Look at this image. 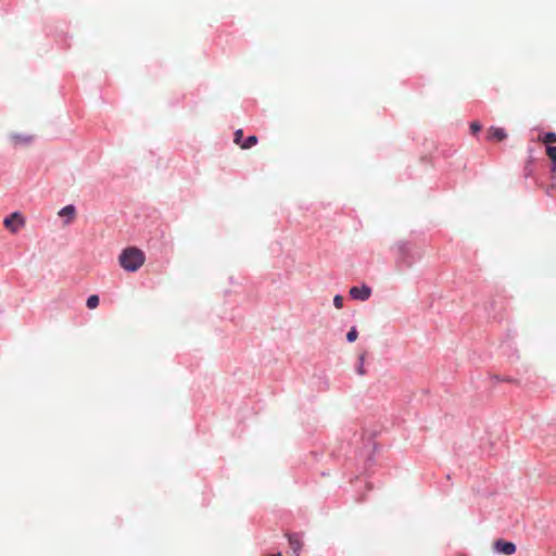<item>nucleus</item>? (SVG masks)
I'll return each instance as SVG.
<instances>
[{"instance_id":"nucleus-1","label":"nucleus","mask_w":556,"mask_h":556,"mask_svg":"<svg viewBox=\"0 0 556 556\" xmlns=\"http://www.w3.org/2000/svg\"><path fill=\"white\" fill-rule=\"evenodd\" d=\"M144 253L135 247L125 249L118 257L119 265L126 271H137L144 264Z\"/></svg>"},{"instance_id":"nucleus-15","label":"nucleus","mask_w":556,"mask_h":556,"mask_svg":"<svg viewBox=\"0 0 556 556\" xmlns=\"http://www.w3.org/2000/svg\"><path fill=\"white\" fill-rule=\"evenodd\" d=\"M343 301H344V300H343V296H341V295H336V296L333 298V305H334L338 309H340V308H342V307H343Z\"/></svg>"},{"instance_id":"nucleus-11","label":"nucleus","mask_w":556,"mask_h":556,"mask_svg":"<svg viewBox=\"0 0 556 556\" xmlns=\"http://www.w3.org/2000/svg\"><path fill=\"white\" fill-rule=\"evenodd\" d=\"M99 305V296L97 294H92L87 299V307L90 309L96 308Z\"/></svg>"},{"instance_id":"nucleus-3","label":"nucleus","mask_w":556,"mask_h":556,"mask_svg":"<svg viewBox=\"0 0 556 556\" xmlns=\"http://www.w3.org/2000/svg\"><path fill=\"white\" fill-rule=\"evenodd\" d=\"M493 549L504 555H513L516 552V545L513 542H507L502 539L494 541Z\"/></svg>"},{"instance_id":"nucleus-16","label":"nucleus","mask_w":556,"mask_h":556,"mask_svg":"<svg viewBox=\"0 0 556 556\" xmlns=\"http://www.w3.org/2000/svg\"><path fill=\"white\" fill-rule=\"evenodd\" d=\"M364 361H365V354H362L359 356V366L357 367V372L362 376L365 375Z\"/></svg>"},{"instance_id":"nucleus-7","label":"nucleus","mask_w":556,"mask_h":556,"mask_svg":"<svg viewBox=\"0 0 556 556\" xmlns=\"http://www.w3.org/2000/svg\"><path fill=\"white\" fill-rule=\"evenodd\" d=\"M289 545L294 551V553H298L302 547V542L296 535L288 534Z\"/></svg>"},{"instance_id":"nucleus-4","label":"nucleus","mask_w":556,"mask_h":556,"mask_svg":"<svg viewBox=\"0 0 556 556\" xmlns=\"http://www.w3.org/2000/svg\"><path fill=\"white\" fill-rule=\"evenodd\" d=\"M371 294V289L368 286L352 287L350 289V295L354 300L366 301Z\"/></svg>"},{"instance_id":"nucleus-10","label":"nucleus","mask_w":556,"mask_h":556,"mask_svg":"<svg viewBox=\"0 0 556 556\" xmlns=\"http://www.w3.org/2000/svg\"><path fill=\"white\" fill-rule=\"evenodd\" d=\"M257 137L256 136H249L242 143L241 149H250L253 146L257 143Z\"/></svg>"},{"instance_id":"nucleus-8","label":"nucleus","mask_w":556,"mask_h":556,"mask_svg":"<svg viewBox=\"0 0 556 556\" xmlns=\"http://www.w3.org/2000/svg\"><path fill=\"white\" fill-rule=\"evenodd\" d=\"M539 140L547 146L556 142V132H546L539 137Z\"/></svg>"},{"instance_id":"nucleus-14","label":"nucleus","mask_w":556,"mask_h":556,"mask_svg":"<svg viewBox=\"0 0 556 556\" xmlns=\"http://www.w3.org/2000/svg\"><path fill=\"white\" fill-rule=\"evenodd\" d=\"M243 138V130L242 129H238L236 132H235V138H233V141L236 144H239L241 147V140Z\"/></svg>"},{"instance_id":"nucleus-13","label":"nucleus","mask_w":556,"mask_h":556,"mask_svg":"<svg viewBox=\"0 0 556 556\" xmlns=\"http://www.w3.org/2000/svg\"><path fill=\"white\" fill-rule=\"evenodd\" d=\"M481 129H482V125L479 122L475 121L470 124V131L472 135H476Z\"/></svg>"},{"instance_id":"nucleus-9","label":"nucleus","mask_w":556,"mask_h":556,"mask_svg":"<svg viewBox=\"0 0 556 556\" xmlns=\"http://www.w3.org/2000/svg\"><path fill=\"white\" fill-rule=\"evenodd\" d=\"M546 155L549 157L554 165L553 170H556V146H547Z\"/></svg>"},{"instance_id":"nucleus-17","label":"nucleus","mask_w":556,"mask_h":556,"mask_svg":"<svg viewBox=\"0 0 556 556\" xmlns=\"http://www.w3.org/2000/svg\"><path fill=\"white\" fill-rule=\"evenodd\" d=\"M525 175L530 176L532 174V161H529L525 166Z\"/></svg>"},{"instance_id":"nucleus-6","label":"nucleus","mask_w":556,"mask_h":556,"mask_svg":"<svg viewBox=\"0 0 556 556\" xmlns=\"http://www.w3.org/2000/svg\"><path fill=\"white\" fill-rule=\"evenodd\" d=\"M75 214H76V208L74 205H66L64 206L60 212H59V215L60 216H66L68 219L66 222V224H70L74 217H75Z\"/></svg>"},{"instance_id":"nucleus-12","label":"nucleus","mask_w":556,"mask_h":556,"mask_svg":"<svg viewBox=\"0 0 556 556\" xmlns=\"http://www.w3.org/2000/svg\"><path fill=\"white\" fill-rule=\"evenodd\" d=\"M357 337H358V332H357L355 327H352L350 329V331L346 333V339H348L349 342L356 341Z\"/></svg>"},{"instance_id":"nucleus-2","label":"nucleus","mask_w":556,"mask_h":556,"mask_svg":"<svg viewBox=\"0 0 556 556\" xmlns=\"http://www.w3.org/2000/svg\"><path fill=\"white\" fill-rule=\"evenodd\" d=\"M3 225L11 232L16 233L25 225V219L22 214L14 212L4 218Z\"/></svg>"},{"instance_id":"nucleus-18","label":"nucleus","mask_w":556,"mask_h":556,"mask_svg":"<svg viewBox=\"0 0 556 556\" xmlns=\"http://www.w3.org/2000/svg\"><path fill=\"white\" fill-rule=\"evenodd\" d=\"M270 556H281V554L270 555Z\"/></svg>"},{"instance_id":"nucleus-5","label":"nucleus","mask_w":556,"mask_h":556,"mask_svg":"<svg viewBox=\"0 0 556 556\" xmlns=\"http://www.w3.org/2000/svg\"><path fill=\"white\" fill-rule=\"evenodd\" d=\"M488 140L490 141H503L507 138V132L504 128H500V127H490L488 129V136H486Z\"/></svg>"}]
</instances>
